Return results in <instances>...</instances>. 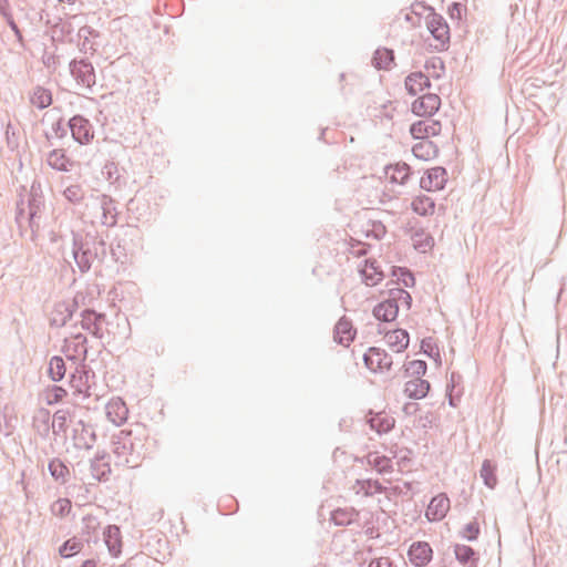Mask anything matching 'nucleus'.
Segmentation results:
<instances>
[{"instance_id":"obj_1","label":"nucleus","mask_w":567,"mask_h":567,"mask_svg":"<svg viewBox=\"0 0 567 567\" xmlns=\"http://www.w3.org/2000/svg\"><path fill=\"white\" fill-rule=\"evenodd\" d=\"M412 9L415 13H419V9L430 11L426 18V25L434 38V43L431 45L437 51L444 50L450 40V29L444 19L432 12L431 9L426 8L422 2L412 4Z\"/></svg>"},{"instance_id":"obj_2","label":"nucleus","mask_w":567,"mask_h":567,"mask_svg":"<svg viewBox=\"0 0 567 567\" xmlns=\"http://www.w3.org/2000/svg\"><path fill=\"white\" fill-rule=\"evenodd\" d=\"M447 174L443 167L426 171L420 179V186L426 192H439L445 187Z\"/></svg>"},{"instance_id":"obj_3","label":"nucleus","mask_w":567,"mask_h":567,"mask_svg":"<svg viewBox=\"0 0 567 567\" xmlns=\"http://www.w3.org/2000/svg\"><path fill=\"white\" fill-rule=\"evenodd\" d=\"M365 365L373 372H383L391 369L392 358L380 348H370L364 354Z\"/></svg>"},{"instance_id":"obj_4","label":"nucleus","mask_w":567,"mask_h":567,"mask_svg":"<svg viewBox=\"0 0 567 567\" xmlns=\"http://www.w3.org/2000/svg\"><path fill=\"white\" fill-rule=\"evenodd\" d=\"M440 105L441 99L436 94H424L412 103L411 110L417 116L430 117Z\"/></svg>"},{"instance_id":"obj_5","label":"nucleus","mask_w":567,"mask_h":567,"mask_svg":"<svg viewBox=\"0 0 567 567\" xmlns=\"http://www.w3.org/2000/svg\"><path fill=\"white\" fill-rule=\"evenodd\" d=\"M440 132V122L432 118L415 122L410 127L411 135L420 141L430 140L432 136H437Z\"/></svg>"},{"instance_id":"obj_6","label":"nucleus","mask_w":567,"mask_h":567,"mask_svg":"<svg viewBox=\"0 0 567 567\" xmlns=\"http://www.w3.org/2000/svg\"><path fill=\"white\" fill-rule=\"evenodd\" d=\"M383 340L384 344L392 352L401 353L408 348L410 343V336L404 329H393L384 333Z\"/></svg>"},{"instance_id":"obj_7","label":"nucleus","mask_w":567,"mask_h":567,"mask_svg":"<svg viewBox=\"0 0 567 567\" xmlns=\"http://www.w3.org/2000/svg\"><path fill=\"white\" fill-rule=\"evenodd\" d=\"M432 548L425 542H416L410 546L408 557L411 564L417 567L427 565L432 559Z\"/></svg>"},{"instance_id":"obj_8","label":"nucleus","mask_w":567,"mask_h":567,"mask_svg":"<svg viewBox=\"0 0 567 567\" xmlns=\"http://www.w3.org/2000/svg\"><path fill=\"white\" fill-rule=\"evenodd\" d=\"M450 511V499L444 494L434 496L425 512V516L431 522L443 519Z\"/></svg>"},{"instance_id":"obj_9","label":"nucleus","mask_w":567,"mask_h":567,"mask_svg":"<svg viewBox=\"0 0 567 567\" xmlns=\"http://www.w3.org/2000/svg\"><path fill=\"white\" fill-rule=\"evenodd\" d=\"M70 128L72 136L80 143L86 144L91 142L94 134L87 120L82 116H74L70 120Z\"/></svg>"},{"instance_id":"obj_10","label":"nucleus","mask_w":567,"mask_h":567,"mask_svg":"<svg viewBox=\"0 0 567 567\" xmlns=\"http://www.w3.org/2000/svg\"><path fill=\"white\" fill-rule=\"evenodd\" d=\"M128 415L125 402L120 398L110 400L106 404V416L115 425H122Z\"/></svg>"},{"instance_id":"obj_11","label":"nucleus","mask_w":567,"mask_h":567,"mask_svg":"<svg viewBox=\"0 0 567 567\" xmlns=\"http://www.w3.org/2000/svg\"><path fill=\"white\" fill-rule=\"evenodd\" d=\"M360 274L368 286H375L382 281L384 274L380 264L374 259L365 260L360 269Z\"/></svg>"},{"instance_id":"obj_12","label":"nucleus","mask_w":567,"mask_h":567,"mask_svg":"<svg viewBox=\"0 0 567 567\" xmlns=\"http://www.w3.org/2000/svg\"><path fill=\"white\" fill-rule=\"evenodd\" d=\"M368 464L382 476L393 473V461L379 452H371L367 456Z\"/></svg>"},{"instance_id":"obj_13","label":"nucleus","mask_w":567,"mask_h":567,"mask_svg":"<svg viewBox=\"0 0 567 567\" xmlns=\"http://www.w3.org/2000/svg\"><path fill=\"white\" fill-rule=\"evenodd\" d=\"M430 383L421 378H414L404 385V393L410 399L420 400L427 395Z\"/></svg>"},{"instance_id":"obj_14","label":"nucleus","mask_w":567,"mask_h":567,"mask_svg":"<svg viewBox=\"0 0 567 567\" xmlns=\"http://www.w3.org/2000/svg\"><path fill=\"white\" fill-rule=\"evenodd\" d=\"M411 208L419 216H431L435 212V202L432 197L420 194L413 197Z\"/></svg>"},{"instance_id":"obj_15","label":"nucleus","mask_w":567,"mask_h":567,"mask_svg":"<svg viewBox=\"0 0 567 567\" xmlns=\"http://www.w3.org/2000/svg\"><path fill=\"white\" fill-rule=\"evenodd\" d=\"M410 177V167L405 163H396L394 165H390L385 169V178L392 183L402 185Z\"/></svg>"},{"instance_id":"obj_16","label":"nucleus","mask_w":567,"mask_h":567,"mask_svg":"<svg viewBox=\"0 0 567 567\" xmlns=\"http://www.w3.org/2000/svg\"><path fill=\"white\" fill-rule=\"evenodd\" d=\"M394 419L386 412H379L372 414L369 419V424L372 430L378 433H388L394 426Z\"/></svg>"},{"instance_id":"obj_17","label":"nucleus","mask_w":567,"mask_h":567,"mask_svg":"<svg viewBox=\"0 0 567 567\" xmlns=\"http://www.w3.org/2000/svg\"><path fill=\"white\" fill-rule=\"evenodd\" d=\"M105 544L112 556L117 557L122 551L121 530L117 526L111 525L104 533Z\"/></svg>"},{"instance_id":"obj_18","label":"nucleus","mask_w":567,"mask_h":567,"mask_svg":"<svg viewBox=\"0 0 567 567\" xmlns=\"http://www.w3.org/2000/svg\"><path fill=\"white\" fill-rule=\"evenodd\" d=\"M399 312L395 300H385L380 302L373 310L374 317L381 321H393Z\"/></svg>"},{"instance_id":"obj_19","label":"nucleus","mask_w":567,"mask_h":567,"mask_svg":"<svg viewBox=\"0 0 567 567\" xmlns=\"http://www.w3.org/2000/svg\"><path fill=\"white\" fill-rule=\"evenodd\" d=\"M354 338V330L352 328V324L347 319H340L334 328V340L342 344V346H349L350 342Z\"/></svg>"},{"instance_id":"obj_20","label":"nucleus","mask_w":567,"mask_h":567,"mask_svg":"<svg viewBox=\"0 0 567 567\" xmlns=\"http://www.w3.org/2000/svg\"><path fill=\"white\" fill-rule=\"evenodd\" d=\"M429 85V79L422 72H413L405 79V89L411 95L421 93Z\"/></svg>"},{"instance_id":"obj_21","label":"nucleus","mask_w":567,"mask_h":567,"mask_svg":"<svg viewBox=\"0 0 567 567\" xmlns=\"http://www.w3.org/2000/svg\"><path fill=\"white\" fill-rule=\"evenodd\" d=\"M415 157L422 161H430L436 157L439 150L430 140L419 141L412 148Z\"/></svg>"},{"instance_id":"obj_22","label":"nucleus","mask_w":567,"mask_h":567,"mask_svg":"<svg viewBox=\"0 0 567 567\" xmlns=\"http://www.w3.org/2000/svg\"><path fill=\"white\" fill-rule=\"evenodd\" d=\"M353 488L357 494H362L363 496H373L384 491L382 484L377 480H358Z\"/></svg>"},{"instance_id":"obj_23","label":"nucleus","mask_w":567,"mask_h":567,"mask_svg":"<svg viewBox=\"0 0 567 567\" xmlns=\"http://www.w3.org/2000/svg\"><path fill=\"white\" fill-rule=\"evenodd\" d=\"M75 78L84 85L90 87L94 83L93 68L84 62L75 63L73 66Z\"/></svg>"},{"instance_id":"obj_24","label":"nucleus","mask_w":567,"mask_h":567,"mask_svg":"<svg viewBox=\"0 0 567 567\" xmlns=\"http://www.w3.org/2000/svg\"><path fill=\"white\" fill-rule=\"evenodd\" d=\"M48 164L58 171H68L71 162L63 150H53L48 156Z\"/></svg>"},{"instance_id":"obj_25","label":"nucleus","mask_w":567,"mask_h":567,"mask_svg":"<svg viewBox=\"0 0 567 567\" xmlns=\"http://www.w3.org/2000/svg\"><path fill=\"white\" fill-rule=\"evenodd\" d=\"M394 62L393 51L382 48L378 49L373 56V65L377 69H390Z\"/></svg>"},{"instance_id":"obj_26","label":"nucleus","mask_w":567,"mask_h":567,"mask_svg":"<svg viewBox=\"0 0 567 567\" xmlns=\"http://www.w3.org/2000/svg\"><path fill=\"white\" fill-rule=\"evenodd\" d=\"M31 103L38 109H45L52 104V94L44 87H37L32 93Z\"/></svg>"},{"instance_id":"obj_27","label":"nucleus","mask_w":567,"mask_h":567,"mask_svg":"<svg viewBox=\"0 0 567 567\" xmlns=\"http://www.w3.org/2000/svg\"><path fill=\"white\" fill-rule=\"evenodd\" d=\"M49 375L53 381H60L65 375V363L61 357H53L49 362Z\"/></svg>"},{"instance_id":"obj_28","label":"nucleus","mask_w":567,"mask_h":567,"mask_svg":"<svg viewBox=\"0 0 567 567\" xmlns=\"http://www.w3.org/2000/svg\"><path fill=\"white\" fill-rule=\"evenodd\" d=\"M83 548V543L78 538L68 539L59 549L63 558H70L78 555Z\"/></svg>"},{"instance_id":"obj_29","label":"nucleus","mask_w":567,"mask_h":567,"mask_svg":"<svg viewBox=\"0 0 567 567\" xmlns=\"http://www.w3.org/2000/svg\"><path fill=\"white\" fill-rule=\"evenodd\" d=\"M455 556L463 565L475 567V553L466 545H457L455 547Z\"/></svg>"},{"instance_id":"obj_30","label":"nucleus","mask_w":567,"mask_h":567,"mask_svg":"<svg viewBox=\"0 0 567 567\" xmlns=\"http://www.w3.org/2000/svg\"><path fill=\"white\" fill-rule=\"evenodd\" d=\"M421 351L432 358L437 365H441L440 350L432 338H426L421 341Z\"/></svg>"},{"instance_id":"obj_31","label":"nucleus","mask_w":567,"mask_h":567,"mask_svg":"<svg viewBox=\"0 0 567 567\" xmlns=\"http://www.w3.org/2000/svg\"><path fill=\"white\" fill-rule=\"evenodd\" d=\"M49 471L56 481L65 482L69 476V468L58 458H54L49 463Z\"/></svg>"},{"instance_id":"obj_32","label":"nucleus","mask_w":567,"mask_h":567,"mask_svg":"<svg viewBox=\"0 0 567 567\" xmlns=\"http://www.w3.org/2000/svg\"><path fill=\"white\" fill-rule=\"evenodd\" d=\"M405 372L409 375L421 378L426 372V363L423 360H410L404 364Z\"/></svg>"},{"instance_id":"obj_33","label":"nucleus","mask_w":567,"mask_h":567,"mask_svg":"<svg viewBox=\"0 0 567 567\" xmlns=\"http://www.w3.org/2000/svg\"><path fill=\"white\" fill-rule=\"evenodd\" d=\"M66 394L68 392L65 389L54 385L47 390L45 401L49 405H52L61 402L66 396Z\"/></svg>"},{"instance_id":"obj_34","label":"nucleus","mask_w":567,"mask_h":567,"mask_svg":"<svg viewBox=\"0 0 567 567\" xmlns=\"http://www.w3.org/2000/svg\"><path fill=\"white\" fill-rule=\"evenodd\" d=\"M72 504L68 498H60L53 503L51 509L55 516L63 517L71 512Z\"/></svg>"},{"instance_id":"obj_35","label":"nucleus","mask_w":567,"mask_h":567,"mask_svg":"<svg viewBox=\"0 0 567 567\" xmlns=\"http://www.w3.org/2000/svg\"><path fill=\"white\" fill-rule=\"evenodd\" d=\"M481 475L488 487L492 488L495 486L496 477L494 475V466L491 464V462L485 461L483 463Z\"/></svg>"},{"instance_id":"obj_36","label":"nucleus","mask_w":567,"mask_h":567,"mask_svg":"<svg viewBox=\"0 0 567 567\" xmlns=\"http://www.w3.org/2000/svg\"><path fill=\"white\" fill-rule=\"evenodd\" d=\"M413 241L415 248L420 249L422 252L427 251L433 246V238L426 234H415Z\"/></svg>"},{"instance_id":"obj_37","label":"nucleus","mask_w":567,"mask_h":567,"mask_svg":"<svg viewBox=\"0 0 567 567\" xmlns=\"http://www.w3.org/2000/svg\"><path fill=\"white\" fill-rule=\"evenodd\" d=\"M64 196L70 202L79 203L83 199L84 193L80 185H70L65 188Z\"/></svg>"},{"instance_id":"obj_38","label":"nucleus","mask_w":567,"mask_h":567,"mask_svg":"<svg viewBox=\"0 0 567 567\" xmlns=\"http://www.w3.org/2000/svg\"><path fill=\"white\" fill-rule=\"evenodd\" d=\"M480 534V526L476 522L468 523L463 532V535L465 538L473 540L475 539Z\"/></svg>"},{"instance_id":"obj_39","label":"nucleus","mask_w":567,"mask_h":567,"mask_svg":"<svg viewBox=\"0 0 567 567\" xmlns=\"http://www.w3.org/2000/svg\"><path fill=\"white\" fill-rule=\"evenodd\" d=\"M399 279L403 282L404 286L410 287L414 285V277L411 272L404 269H400Z\"/></svg>"},{"instance_id":"obj_40","label":"nucleus","mask_w":567,"mask_h":567,"mask_svg":"<svg viewBox=\"0 0 567 567\" xmlns=\"http://www.w3.org/2000/svg\"><path fill=\"white\" fill-rule=\"evenodd\" d=\"M369 567H393L388 558H379L370 563Z\"/></svg>"},{"instance_id":"obj_41","label":"nucleus","mask_w":567,"mask_h":567,"mask_svg":"<svg viewBox=\"0 0 567 567\" xmlns=\"http://www.w3.org/2000/svg\"><path fill=\"white\" fill-rule=\"evenodd\" d=\"M66 419H68V412L66 411L60 410V411H58L54 414V420H59L62 423H64L66 421Z\"/></svg>"},{"instance_id":"obj_42","label":"nucleus","mask_w":567,"mask_h":567,"mask_svg":"<svg viewBox=\"0 0 567 567\" xmlns=\"http://www.w3.org/2000/svg\"><path fill=\"white\" fill-rule=\"evenodd\" d=\"M80 567H97V563L94 559H86Z\"/></svg>"},{"instance_id":"obj_43","label":"nucleus","mask_w":567,"mask_h":567,"mask_svg":"<svg viewBox=\"0 0 567 567\" xmlns=\"http://www.w3.org/2000/svg\"><path fill=\"white\" fill-rule=\"evenodd\" d=\"M409 463H410L409 458H402L396 464H398L400 471H403Z\"/></svg>"},{"instance_id":"obj_44","label":"nucleus","mask_w":567,"mask_h":567,"mask_svg":"<svg viewBox=\"0 0 567 567\" xmlns=\"http://www.w3.org/2000/svg\"><path fill=\"white\" fill-rule=\"evenodd\" d=\"M398 298L408 300L410 299V295L404 290H398Z\"/></svg>"},{"instance_id":"obj_45","label":"nucleus","mask_w":567,"mask_h":567,"mask_svg":"<svg viewBox=\"0 0 567 567\" xmlns=\"http://www.w3.org/2000/svg\"><path fill=\"white\" fill-rule=\"evenodd\" d=\"M344 513L342 511H336L332 515V518L337 523H342V520L339 519L340 516H342Z\"/></svg>"}]
</instances>
